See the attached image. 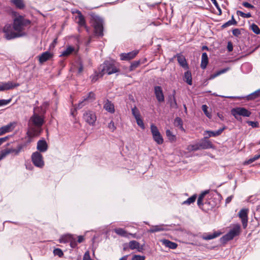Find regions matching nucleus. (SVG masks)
Listing matches in <instances>:
<instances>
[{"instance_id":"nucleus-44","label":"nucleus","mask_w":260,"mask_h":260,"mask_svg":"<svg viewBox=\"0 0 260 260\" xmlns=\"http://www.w3.org/2000/svg\"><path fill=\"white\" fill-rule=\"evenodd\" d=\"M250 28L255 34L258 35L260 34V29L256 24L252 23L250 25Z\"/></svg>"},{"instance_id":"nucleus-19","label":"nucleus","mask_w":260,"mask_h":260,"mask_svg":"<svg viewBox=\"0 0 260 260\" xmlns=\"http://www.w3.org/2000/svg\"><path fill=\"white\" fill-rule=\"evenodd\" d=\"M75 52L77 53V50H75V48L74 47L68 45L67 46L66 49L62 51L61 54H60V57H67Z\"/></svg>"},{"instance_id":"nucleus-33","label":"nucleus","mask_w":260,"mask_h":260,"mask_svg":"<svg viewBox=\"0 0 260 260\" xmlns=\"http://www.w3.org/2000/svg\"><path fill=\"white\" fill-rule=\"evenodd\" d=\"M174 124L175 126L178 127L182 131H185V129L183 126V121L180 117H177L175 119Z\"/></svg>"},{"instance_id":"nucleus-18","label":"nucleus","mask_w":260,"mask_h":260,"mask_svg":"<svg viewBox=\"0 0 260 260\" xmlns=\"http://www.w3.org/2000/svg\"><path fill=\"white\" fill-rule=\"evenodd\" d=\"M53 56V53L47 51L42 53L39 56V61L40 63H43L51 59Z\"/></svg>"},{"instance_id":"nucleus-22","label":"nucleus","mask_w":260,"mask_h":260,"mask_svg":"<svg viewBox=\"0 0 260 260\" xmlns=\"http://www.w3.org/2000/svg\"><path fill=\"white\" fill-rule=\"evenodd\" d=\"M226 127L225 126H224L222 128H220L216 131H206L205 133L208 134V136L206 137L205 138H208L209 137H216L219 136L222 134L223 131L226 129Z\"/></svg>"},{"instance_id":"nucleus-54","label":"nucleus","mask_w":260,"mask_h":260,"mask_svg":"<svg viewBox=\"0 0 260 260\" xmlns=\"http://www.w3.org/2000/svg\"><path fill=\"white\" fill-rule=\"evenodd\" d=\"M11 100H12L11 99H9L8 100H4V99L0 100V106L8 105V104H9L11 102Z\"/></svg>"},{"instance_id":"nucleus-43","label":"nucleus","mask_w":260,"mask_h":260,"mask_svg":"<svg viewBox=\"0 0 260 260\" xmlns=\"http://www.w3.org/2000/svg\"><path fill=\"white\" fill-rule=\"evenodd\" d=\"M236 13L238 16H240L241 17H242L243 18H250L251 17V14L250 13H245L243 12L242 11H241L239 10L237 11Z\"/></svg>"},{"instance_id":"nucleus-59","label":"nucleus","mask_w":260,"mask_h":260,"mask_svg":"<svg viewBox=\"0 0 260 260\" xmlns=\"http://www.w3.org/2000/svg\"><path fill=\"white\" fill-rule=\"evenodd\" d=\"M83 260H93L90 258V254L88 251L85 253Z\"/></svg>"},{"instance_id":"nucleus-9","label":"nucleus","mask_w":260,"mask_h":260,"mask_svg":"<svg viewBox=\"0 0 260 260\" xmlns=\"http://www.w3.org/2000/svg\"><path fill=\"white\" fill-rule=\"evenodd\" d=\"M150 129L154 141L159 145L162 144L164 140L157 127L154 124H151L150 125Z\"/></svg>"},{"instance_id":"nucleus-38","label":"nucleus","mask_w":260,"mask_h":260,"mask_svg":"<svg viewBox=\"0 0 260 260\" xmlns=\"http://www.w3.org/2000/svg\"><path fill=\"white\" fill-rule=\"evenodd\" d=\"M166 133L167 138L171 142H173L176 141V137L170 130L167 129Z\"/></svg>"},{"instance_id":"nucleus-57","label":"nucleus","mask_w":260,"mask_h":260,"mask_svg":"<svg viewBox=\"0 0 260 260\" xmlns=\"http://www.w3.org/2000/svg\"><path fill=\"white\" fill-rule=\"evenodd\" d=\"M232 33L234 36L238 37L241 35V31L239 28H234L232 30Z\"/></svg>"},{"instance_id":"nucleus-50","label":"nucleus","mask_w":260,"mask_h":260,"mask_svg":"<svg viewBox=\"0 0 260 260\" xmlns=\"http://www.w3.org/2000/svg\"><path fill=\"white\" fill-rule=\"evenodd\" d=\"M259 158H260V154L258 155H255L253 157L249 158L248 160L245 161V164H250L253 162V161H254L255 160L258 159Z\"/></svg>"},{"instance_id":"nucleus-46","label":"nucleus","mask_w":260,"mask_h":260,"mask_svg":"<svg viewBox=\"0 0 260 260\" xmlns=\"http://www.w3.org/2000/svg\"><path fill=\"white\" fill-rule=\"evenodd\" d=\"M108 127L110 131L111 132H114L116 129V126H115L114 122L113 120H111L108 124Z\"/></svg>"},{"instance_id":"nucleus-32","label":"nucleus","mask_w":260,"mask_h":260,"mask_svg":"<svg viewBox=\"0 0 260 260\" xmlns=\"http://www.w3.org/2000/svg\"><path fill=\"white\" fill-rule=\"evenodd\" d=\"M220 235L219 232H215L213 234H208L203 236V239L205 240H210L218 237Z\"/></svg>"},{"instance_id":"nucleus-28","label":"nucleus","mask_w":260,"mask_h":260,"mask_svg":"<svg viewBox=\"0 0 260 260\" xmlns=\"http://www.w3.org/2000/svg\"><path fill=\"white\" fill-rule=\"evenodd\" d=\"M177 61L179 64L184 69H188V66L186 62V59L182 55L178 54L177 55Z\"/></svg>"},{"instance_id":"nucleus-20","label":"nucleus","mask_w":260,"mask_h":260,"mask_svg":"<svg viewBox=\"0 0 260 260\" xmlns=\"http://www.w3.org/2000/svg\"><path fill=\"white\" fill-rule=\"evenodd\" d=\"M104 108L107 112L113 114L115 112V107L113 103L107 99L104 104Z\"/></svg>"},{"instance_id":"nucleus-6","label":"nucleus","mask_w":260,"mask_h":260,"mask_svg":"<svg viewBox=\"0 0 260 260\" xmlns=\"http://www.w3.org/2000/svg\"><path fill=\"white\" fill-rule=\"evenodd\" d=\"M231 114L237 120H239L241 118L239 116L249 117L251 113L244 107H236L231 110Z\"/></svg>"},{"instance_id":"nucleus-39","label":"nucleus","mask_w":260,"mask_h":260,"mask_svg":"<svg viewBox=\"0 0 260 260\" xmlns=\"http://www.w3.org/2000/svg\"><path fill=\"white\" fill-rule=\"evenodd\" d=\"M26 146V144H19L16 149H14V154L17 155L22 150L23 148Z\"/></svg>"},{"instance_id":"nucleus-40","label":"nucleus","mask_w":260,"mask_h":260,"mask_svg":"<svg viewBox=\"0 0 260 260\" xmlns=\"http://www.w3.org/2000/svg\"><path fill=\"white\" fill-rule=\"evenodd\" d=\"M187 150L190 151H196V150H199V149H200V146H199V144L197 143L195 144L189 145L187 146Z\"/></svg>"},{"instance_id":"nucleus-25","label":"nucleus","mask_w":260,"mask_h":260,"mask_svg":"<svg viewBox=\"0 0 260 260\" xmlns=\"http://www.w3.org/2000/svg\"><path fill=\"white\" fill-rule=\"evenodd\" d=\"M160 241L162 245L171 249H175L178 246L177 243L172 242L167 239H162L160 240Z\"/></svg>"},{"instance_id":"nucleus-30","label":"nucleus","mask_w":260,"mask_h":260,"mask_svg":"<svg viewBox=\"0 0 260 260\" xmlns=\"http://www.w3.org/2000/svg\"><path fill=\"white\" fill-rule=\"evenodd\" d=\"M12 3L17 8L22 10L25 8V4L23 0H10Z\"/></svg>"},{"instance_id":"nucleus-15","label":"nucleus","mask_w":260,"mask_h":260,"mask_svg":"<svg viewBox=\"0 0 260 260\" xmlns=\"http://www.w3.org/2000/svg\"><path fill=\"white\" fill-rule=\"evenodd\" d=\"M16 122H11L7 125H4L0 127V136H2L7 133L12 132L16 126Z\"/></svg>"},{"instance_id":"nucleus-53","label":"nucleus","mask_w":260,"mask_h":260,"mask_svg":"<svg viewBox=\"0 0 260 260\" xmlns=\"http://www.w3.org/2000/svg\"><path fill=\"white\" fill-rule=\"evenodd\" d=\"M247 123L253 128L259 127V123L257 121H248Z\"/></svg>"},{"instance_id":"nucleus-45","label":"nucleus","mask_w":260,"mask_h":260,"mask_svg":"<svg viewBox=\"0 0 260 260\" xmlns=\"http://www.w3.org/2000/svg\"><path fill=\"white\" fill-rule=\"evenodd\" d=\"M202 109L206 116L209 118H211L212 115L211 113L208 111V106L206 105H203L202 106Z\"/></svg>"},{"instance_id":"nucleus-17","label":"nucleus","mask_w":260,"mask_h":260,"mask_svg":"<svg viewBox=\"0 0 260 260\" xmlns=\"http://www.w3.org/2000/svg\"><path fill=\"white\" fill-rule=\"evenodd\" d=\"M139 53L138 50H134L128 53H122L120 54L121 60H129L134 58Z\"/></svg>"},{"instance_id":"nucleus-5","label":"nucleus","mask_w":260,"mask_h":260,"mask_svg":"<svg viewBox=\"0 0 260 260\" xmlns=\"http://www.w3.org/2000/svg\"><path fill=\"white\" fill-rule=\"evenodd\" d=\"M92 25L94 28V33L98 37H103V20L100 17L95 16L92 19Z\"/></svg>"},{"instance_id":"nucleus-13","label":"nucleus","mask_w":260,"mask_h":260,"mask_svg":"<svg viewBox=\"0 0 260 260\" xmlns=\"http://www.w3.org/2000/svg\"><path fill=\"white\" fill-rule=\"evenodd\" d=\"M20 84L18 83H13L12 81L0 82L1 91L12 89L15 87H18Z\"/></svg>"},{"instance_id":"nucleus-42","label":"nucleus","mask_w":260,"mask_h":260,"mask_svg":"<svg viewBox=\"0 0 260 260\" xmlns=\"http://www.w3.org/2000/svg\"><path fill=\"white\" fill-rule=\"evenodd\" d=\"M1 153L4 158L9 154L11 153H14V148H10L2 150Z\"/></svg>"},{"instance_id":"nucleus-29","label":"nucleus","mask_w":260,"mask_h":260,"mask_svg":"<svg viewBox=\"0 0 260 260\" xmlns=\"http://www.w3.org/2000/svg\"><path fill=\"white\" fill-rule=\"evenodd\" d=\"M208 62L209 61L207 54L206 52L203 53L201 57V68L203 70L205 69L208 63Z\"/></svg>"},{"instance_id":"nucleus-62","label":"nucleus","mask_w":260,"mask_h":260,"mask_svg":"<svg viewBox=\"0 0 260 260\" xmlns=\"http://www.w3.org/2000/svg\"><path fill=\"white\" fill-rule=\"evenodd\" d=\"M234 25V24H233V23L232 22V21H231L230 20H229L228 21H227L226 22H225V23H224L222 26V28H225V27H227L229 26H231V25Z\"/></svg>"},{"instance_id":"nucleus-3","label":"nucleus","mask_w":260,"mask_h":260,"mask_svg":"<svg viewBox=\"0 0 260 260\" xmlns=\"http://www.w3.org/2000/svg\"><path fill=\"white\" fill-rule=\"evenodd\" d=\"M119 64L114 60H106L102 65L101 66V76L107 74L111 75L119 72L118 69Z\"/></svg>"},{"instance_id":"nucleus-7","label":"nucleus","mask_w":260,"mask_h":260,"mask_svg":"<svg viewBox=\"0 0 260 260\" xmlns=\"http://www.w3.org/2000/svg\"><path fill=\"white\" fill-rule=\"evenodd\" d=\"M83 118L88 124L93 126L96 120V116L94 111L87 110L83 113Z\"/></svg>"},{"instance_id":"nucleus-2","label":"nucleus","mask_w":260,"mask_h":260,"mask_svg":"<svg viewBox=\"0 0 260 260\" xmlns=\"http://www.w3.org/2000/svg\"><path fill=\"white\" fill-rule=\"evenodd\" d=\"M13 15L15 16L13 19V28L17 32H25L24 27L30 24V21L25 19L24 16L20 15L16 12H13Z\"/></svg>"},{"instance_id":"nucleus-64","label":"nucleus","mask_w":260,"mask_h":260,"mask_svg":"<svg viewBox=\"0 0 260 260\" xmlns=\"http://www.w3.org/2000/svg\"><path fill=\"white\" fill-rule=\"evenodd\" d=\"M9 138L8 136H6L5 137L1 138H0V145L2 144L3 143L7 141Z\"/></svg>"},{"instance_id":"nucleus-8","label":"nucleus","mask_w":260,"mask_h":260,"mask_svg":"<svg viewBox=\"0 0 260 260\" xmlns=\"http://www.w3.org/2000/svg\"><path fill=\"white\" fill-rule=\"evenodd\" d=\"M240 232V225L239 224L235 225L230 231L225 234L223 238L226 241L232 240L234 237L239 235Z\"/></svg>"},{"instance_id":"nucleus-31","label":"nucleus","mask_w":260,"mask_h":260,"mask_svg":"<svg viewBox=\"0 0 260 260\" xmlns=\"http://www.w3.org/2000/svg\"><path fill=\"white\" fill-rule=\"evenodd\" d=\"M183 80L188 85H192V76L190 71H187L185 72Z\"/></svg>"},{"instance_id":"nucleus-1","label":"nucleus","mask_w":260,"mask_h":260,"mask_svg":"<svg viewBox=\"0 0 260 260\" xmlns=\"http://www.w3.org/2000/svg\"><path fill=\"white\" fill-rule=\"evenodd\" d=\"M48 102H44L40 107L34 108V114L30 118V122L37 127H41L44 122L43 115L46 112V108L48 106Z\"/></svg>"},{"instance_id":"nucleus-37","label":"nucleus","mask_w":260,"mask_h":260,"mask_svg":"<svg viewBox=\"0 0 260 260\" xmlns=\"http://www.w3.org/2000/svg\"><path fill=\"white\" fill-rule=\"evenodd\" d=\"M197 196L196 194L192 195L191 197L188 198L186 200L184 201L183 203V205H189L191 204L194 203L197 199Z\"/></svg>"},{"instance_id":"nucleus-51","label":"nucleus","mask_w":260,"mask_h":260,"mask_svg":"<svg viewBox=\"0 0 260 260\" xmlns=\"http://www.w3.org/2000/svg\"><path fill=\"white\" fill-rule=\"evenodd\" d=\"M70 244L72 248H75L77 245V242L75 238L73 236L71 238V241H70Z\"/></svg>"},{"instance_id":"nucleus-56","label":"nucleus","mask_w":260,"mask_h":260,"mask_svg":"<svg viewBox=\"0 0 260 260\" xmlns=\"http://www.w3.org/2000/svg\"><path fill=\"white\" fill-rule=\"evenodd\" d=\"M145 256H142L140 255H134L132 260H145Z\"/></svg>"},{"instance_id":"nucleus-61","label":"nucleus","mask_w":260,"mask_h":260,"mask_svg":"<svg viewBox=\"0 0 260 260\" xmlns=\"http://www.w3.org/2000/svg\"><path fill=\"white\" fill-rule=\"evenodd\" d=\"M227 49L229 51V52H231L233 50V44L231 42H228V45H227Z\"/></svg>"},{"instance_id":"nucleus-36","label":"nucleus","mask_w":260,"mask_h":260,"mask_svg":"<svg viewBox=\"0 0 260 260\" xmlns=\"http://www.w3.org/2000/svg\"><path fill=\"white\" fill-rule=\"evenodd\" d=\"M72 237V235H69V234L62 236L59 238V243H69L70 241H71Z\"/></svg>"},{"instance_id":"nucleus-12","label":"nucleus","mask_w":260,"mask_h":260,"mask_svg":"<svg viewBox=\"0 0 260 260\" xmlns=\"http://www.w3.org/2000/svg\"><path fill=\"white\" fill-rule=\"evenodd\" d=\"M248 209L243 208L238 213V216L241 220L243 229H246L248 224Z\"/></svg>"},{"instance_id":"nucleus-14","label":"nucleus","mask_w":260,"mask_h":260,"mask_svg":"<svg viewBox=\"0 0 260 260\" xmlns=\"http://www.w3.org/2000/svg\"><path fill=\"white\" fill-rule=\"evenodd\" d=\"M259 97H260V89L255 91L254 92H253L249 94V95H247L246 96H245V98H246V99L248 101L254 100V99H256ZM227 98H230V99H242L245 98V97H244V96H228Z\"/></svg>"},{"instance_id":"nucleus-21","label":"nucleus","mask_w":260,"mask_h":260,"mask_svg":"<svg viewBox=\"0 0 260 260\" xmlns=\"http://www.w3.org/2000/svg\"><path fill=\"white\" fill-rule=\"evenodd\" d=\"M78 15L76 17L77 22L80 26H85L86 30L88 31V27L86 26L85 20L81 12L79 11L77 12Z\"/></svg>"},{"instance_id":"nucleus-41","label":"nucleus","mask_w":260,"mask_h":260,"mask_svg":"<svg viewBox=\"0 0 260 260\" xmlns=\"http://www.w3.org/2000/svg\"><path fill=\"white\" fill-rule=\"evenodd\" d=\"M132 113L135 119L141 117L140 111L136 106L132 109Z\"/></svg>"},{"instance_id":"nucleus-34","label":"nucleus","mask_w":260,"mask_h":260,"mask_svg":"<svg viewBox=\"0 0 260 260\" xmlns=\"http://www.w3.org/2000/svg\"><path fill=\"white\" fill-rule=\"evenodd\" d=\"M230 70L229 68H226L223 69H221L220 70H219L215 72V73L212 74L210 75V79H213L216 77L220 75L221 74H224L226 73L227 71H228Z\"/></svg>"},{"instance_id":"nucleus-26","label":"nucleus","mask_w":260,"mask_h":260,"mask_svg":"<svg viewBox=\"0 0 260 260\" xmlns=\"http://www.w3.org/2000/svg\"><path fill=\"white\" fill-rule=\"evenodd\" d=\"M114 231L117 235L123 237H128L129 235H131L133 237H136V234H128L126 231L122 228H116L114 230Z\"/></svg>"},{"instance_id":"nucleus-23","label":"nucleus","mask_w":260,"mask_h":260,"mask_svg":"<svg viewBox=\"0 0 260 260\" xmlns=\"http://www.w3.org/2000/svg\"><path fill=\"white\" fill-rule=\"evenodd\" d=\"M48 149V145L44 139L39 140L37 143V149L42 152H45Z\"/></svg>"},{"instance_id":"nucleus-58","label":"nucleus","mask_w":260,"mask_h":260,"mask_svg":"<svg viewBox=\"0 0 260 260\" xmlns=\"http://www.w3.org/2000/svg\"><path fill=\"white\" fill-rule=\"evenodd\" d=\"M242 5L247 8L254 9V7L248 2H243Z\"/></svg>"},{"instance_id":"nucleus-55","label":"nucleus","mask_w":260,"mask_h":260,"mask_svg":"<svg viewBox=\"0 0 260 260\" xmlns=\"http://www.w3.org/2000/svg\"><path fill=\"white\" fill-rule=\"evenodd\" d=\"M170 106L171 108L174 109H177L178 108L177 104L174 95H173V101L170 103Z\"/></svg>"},{"instance_id":"nucleus-24","label":"nucleus","mask_w":260,"mask_h":260,"mask_svg":"<svg viewBox=\"0 0 260 260\" xmlns=\"http://www.w3.org/2000/svg\"><path fill=\"white\" fill-rule=\"evenodd\" d=\"M167 230V228H166V225H165L164 224H159L152 226V227L148 230V232L153 233Z\"/></svg>"},{"instance_id":"nucleus-10","label":"nucleus","mask_w":260,"mask_h":260,"mask_svg":"<svg viewBox=\"0 0 260 260\" xmlns=\"http://www.w3.org/2000/svg\"><path fill=\"white\" fill-rule=\"evenodd\" d=\"M31 160L34 165L39 168H42L44 166V162L42 155L40 152H35L31 155Z\"/></svg>"},{"instance_id":"nucleus-11","label":"nucleus","mask_w":260,"mask_h":260,"mask_svg":"<svg viewBox=\"0 0 260 260\" xmlns=\"http://www.w3.org/2000/svg\"><path fill=\"white\" fill-rule=\"evenodd\" d=\"M95 99V95L92 92L90 91L86 95H85L83 96L82 100L80 101L76 106L77 109H81L83 108V105H82L83 102H87V103H90L93 102Z\"/></svg>"},{"instance_id":"nucleus-63","label":"nucleus","mask_w":260,"mask_h":260,"mask_svg":"<svg viewBox=\"0 0 260 260\" xmlns=\"http://www.w3.org/2000/svg\"><path fill=\"white\" fill-rule=\"evenodd\" d=\"M233 198V195H231L229 197H228L226 199H225V204H228L229 203H230L232 199Z\"/></svg>"},{"instance_id":"nucleus-49","label":"nucleus","mask_w":260,"mask_h":260,"mask_svg":"<svg viewBox=\"0 0 260 260\" xmlns=\"http://www.w3.org/2000/svg\"><path fill=\"white\" fill-rule=\"evenodd\" d=\"M136 120L137 124L142 129H145V125L143 122V120L141 119V117L136 118Z\"/></svg>"},{"instance_id":"nucleus-52","label":"nucleus","mask_w":260,"mask_h":260,"mask_svg":"<svg viewBox=\"0 0 260 260\" xmlns=\"http://www.w3.org/2000/svg\"><path fill=\"white\" fill-rule=\"evenodd\" d=\"M53 253L55 255H57L59 257H62L63 255L62 251L59 248L55 249L53 251Z\"/></svg>"},{"instance_id":"nucleus-4","label":"nucleus","mask_w":260,"mask_h":260,"mask_svg":"<svg viewBox=\"0 0 260 260\" xmlns=\"http://www.w3.org/2000/svg\"><path fill=\"white\" fill-rule=\"evenodd\" d=\"M15 31L13 25L12 26L10 24H7L3 28V32L5 33V38L7 40L23 37L26 35L25 32H17V31Z\"/></svg>"},{"instance_id":"nucleus-16","label":"nucleus","mask_w":260,"mask_h":260,"mask_svg":"<svg viewBox=\"0 0 260 260\" xmlns=\"http://www.w3.org/2000/svg\"><path fill=\"white\" fill-rule=\"evenodd\" d=\"M154 94L157 101L162 103L165 101V96L162 88L159 86H155L154 87Z\"/></svg>"},{"instance_id":"nucleus-48","label":"nucleus","mask_w":260,"mask_h":260,"mask_svg":"<svg viewBox=\"0 0 260 260\" xmlns=\"http://www.w3.org/2000/svg\"><path fill=\"white\" fill-rule=\"evenodd\" d=\"M204 197L202 196V195H199V198L197 200V204L199 207L201 209L202 208L203 206V199Z\"/></svg>"},{"instance_id":"nucleus-27","label":"nucleus","mask_w":260,"mask_h":260,"mask_svg":"<svg viewBox=\"0 0 260 260\" xmlns=\"http://www.w3.org/2000/svg\"><path fill=\"white\" fill-rule=\"evenodd\" d=\"M199 144L200 149H207L213 147L212 142L208 140H203Z\"/></svg>"},{"instance_id":"nucleus-47","label":"nucleus","mask_w":260,"mask_h":260,"mask_svg":"<svg viewBox=\"0 0 260 260\" xmlns=\"http://www.w3.org/2000/svg\"><path fill=\"white\" fill-rule=\"evenodd\" d=\"M140 62L139 60L138 61H134L132 62L131 66L129 67V70L131 71H133L134 69L137 68L140 65Z\"/></svg>"},{"instance_id":"nucleus-35","label":"nucleus","mask_w":260,"mask_h":260,"mask_svg":"<svg viewBox=\"0 0 260 260\" xmlns=\"http://www.w3.org/2000/svg\"><path fill=\"white\" fill-rule=\"evenodd\" d=\"M128 246L131 249H132V250L137 249L139 251H141L139 249L140 243L135 240H133V241H130L128 244Z\"/></svg>"},{"instance_id":"nucleus-60","label":"nucleus","mask_w":260,"mask_h":260,"mask_svg":"<svg viewBox=\"0 0 260 260\" xmlns=\"http://www.w3.org/2000/svg\"><path fill=\"white\" fill-rule=\"evenodd\" d=\"M242 69L243 70L244 69H248L249 71L251 70V67L250 64H249L248 63H245L242 65Z\"/></svg>"}]
</instances>
